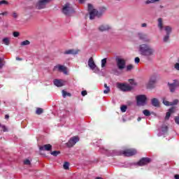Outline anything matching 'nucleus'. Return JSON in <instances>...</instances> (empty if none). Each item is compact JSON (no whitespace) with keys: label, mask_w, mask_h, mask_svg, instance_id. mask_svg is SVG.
Returning <instances> with one entry per match:
<instances>
[{"label":"nucleus","mask_w":179,"mask_h":179,"mask_svg":"<svg viewBox=\"0 0 179 179\" xmlns=\"http://www.w3.org/2000/svg\"><path fill=\"white\" fill-rule=\"evenodd\" d=\"M178 62H179V57L178 58Z\"/></svg>","instance_id":"obj_60"},{"label":"nucleus","mask_w":179,"mask_h":179,"mask_svg":"<svg viewBox=\"0 0 179 179\" xmlns=\"http://www.w3.org/2000/svg\"><path fill=\"white\" fill-rule=\"evenodd\" d=\"M105 90H103L104 94H108L110 93V87L107 86V84H104Z\"/></svg>","instance_id":"obj_27"},{"label":"nucleus","mask_w":179,"mask_h":179,"mask_svg":"<svg viewBox=\"0 0 179 179\" xmlns=\"http://www.w3.org/2000/svg\"><path fill=\"white\" fill-rule=\"evenodd\" d=\"M132 68H134V66H132L131 64H129L127 66V71H131Z\"/></svg>","instance_id":"obj_46"},{"label":"nucleus","mask_w":179,"mask_h":179,"mask_svg":"<svg viewBox=\"0 0 179 179\" xmlns=\"http://www.w3.org/2000/svg\"><path fill=\"white\" fill-rule=\"evenodd\" d=\"M138 38L139 40H142V41H144L145 43H149L150 41V39L148 38V35L143 33H138Z\"/></svg>","instance_id":"obj_17"},{"label":"nucleus","mask_w":179,"mask_h":179,"mask_svg":"<svg viewBox=\"0 0 179 179\" xmlns=\"http://www.w3.org/2000/svg\"><path fill=\"white\" fill-rule=\"evenodd\" d=\"M175 122L176 124H177L178 125H179V115L178 116H176L175 118Z\"/></svg>","instance_id":"obj_44"},{"label":"nucleus","mask_w":179,"mask_h":179,"mask_svg":"<svg viewBox=\"0 0 179 179\" xmlns=\"http://www.w3.org/2000/svg\"><path fill=\"white\" fill-rule=\"evenodd\" d=\"M138 52L143 57H145V58L150 59V57H153L155 55V49L148 44L143 43L138 46Z\"/></svg>","instance_id":"obj_1"},{"label":"nucleus","mask_w":179,"mask_h":179,"mask_svg":"<svg viewBox=\"0 0 179 179\" xmlns=\"http://www.w3.org/2000/svg\"><path fill=\"white\" fill-rule=\"evenodd\" d=\"M116 62H117V66L118 69H120V71H122V69H125V65H126L125 59L118 57L116 59Z\"/></svg>","instance_id":"obj_11"},{"label":"nucleus","mask_w":179,"mask_h":179,"mask_svg":"<svg viewBox=\"0 0 179 179\" xmlns=\"http://www.w3.org/2000/svg\"><path fill=\"white\" fill-rule=\"evenodd\" d=\"M60 153H61V152H59V151H53V152H50L52 156H55V157H57Z\"/></svg>","instance_id":"obj_37"},{"label":"nucleus","mask_w":179,"mask_h":179,"mask_svg":"<svg viewBox=\"0 0 179 179\" xmlns=\"http://www.w3.org/2000/svg\"><path fill=\"white\" fill-rule=\"evenodd\" d=\"M1 15H2V13H0V16H1Z\"/></svg>","instance_id":"obj_61"},{"label":"nucleus","mask_w":179,"mask_h":179,"mask_svg":"<svg viewBox=\"0 0 179 179\" xmlns=\"http://www.w3.org/2000/svg\"><path fill=\"white\" fill-rule=\"evenodd\" d=\"M162 103L164 106H171V102L169 101V100L167 99V97L166 96L162 97Z\"/></svg>","instance_id":"obj_25"},{"label":"nucleus","mask_w":179,"mask_h":179,"mask_svg":"<svg viewBox=\"0 0 179 179\" xmlns=\"http://www.w3.org/2000/svg\"><path fill=\"white\" fill-rule=\"evenodd\" d=\"M143 113L144 114V115H145V117H150V111H149V110H144L143 111Z\"/></svg>","instance_id":"obj_34"},{"label":"nucleus","mask_w":179,"mask_h":179,"mask_svg":"<svg viewBox=\"0 0 179 179\" xmlns=\"http://www.w3.org/2000/svg\"><path fill=\"white\" fill-rule=\"evenodd\" d=\"M7 15H8V11L1 13V15H2V16H7Z\"/></svg>","instance_id":"obj_53"},{"label":"nucleus","mask_w":179,"mask_h":179,"mask_svg":"<svg viewBox=\"0 0 179 179\" xmlns=\"http://www.w3.org/2000/svg\"><path fill=\"white\" fill-rule=\"evenodd\" d=\"M3 65H5V62L3 59L0 58V68H3Z\"/></svg>","instance_id":"obj_40"},{"label":"nucleus","mask_w":179,"mask_h":179,"mask_svg":"<svg viewBox=\"0 0 179 179\" xmlns=\"http://www.w3.org/2000/svg\"><path fill=\"white\" fill-rule=\"evenodd\" d=\"M24 164H26L27 166H29V164H30V160L29 159H25L24 161Z\"/></svg>","instance_id":"obj_47"},{"label":"nucleus","mask_w":179,"mask_h":179,"mask_svg":"<svg viewBox=\"0 0 179 179\" xmlns=\"http://www.w3.org/2000/svg\"><path fill=\"white\" fill-rule=\"evenodd\" d=\"M57 69H58V71H61L62 72H64V73L66 74V67H65L64 66L58 64L54 67L53 71H57Z\"/></svg>","instance_id":"obj_21"},{"label":"nucleus","mask_w":179,"mask_h":179,"mask_svg":"<svg viewBox=\"0 0 179 179\" xmlns=\"http://www.w3.org/2000/svg\"><path fill=\"white\" fill-rule=\"evenodd\" d=\"M117 87H118V89H120V90H122L123 92H129V90H132V89H134V87L131 86L129 84H124L120 83L117 84Z\"/></svg>","instance_id":"obj_7"},{"label":"nucleus","mask_w":179,"mask_h":179,"mask_svg":"<svg viewBox=\"0 0 179 179\" xmlns=\"http://www.w3.org/2000/svg\"><path fill=\"white\" fill-rule=\"evenodd\" d=\"M13 17H14V19H17V13H16V12L13 13Z\"/></svg>","instance_id":"obj_50"},{"label":"nucleus","mask_w":179,"mask_h":179,"mask_svg":"<svg viewBox=\"0 0 179 179\" xmlns=\"http://www.w3.org/2000/svg\"><path fill=\"white\" fill-rule=\"evenodd\" d=\"M16 60H17V61H22V58H20V57H16Z\"/></svg>","instance_id":"obj_56"},{"label":"nucleus","mask_w":179,"mask_h":179,"mask_svg":"<svg viewBox=\"0 0 179 179\" xmlns=\"http://www.w3.org/2000/svg\"><path fill=\"white\" fill-rule=\"evenodd\" d=\"M63 167H64V170H68V169H69V163L65 162L63 165Z\"/></svg>","instance_id":"obj_39"},{"label":"nucleus","mask_w":179,"mask_h":179,"mask_svg":"<svg viewBox=\"0 0 179 179\" xmlns=\"http://www.w3.org/2000/svg\"><path fill=\"white\" fill-rule=\"evenodd\" d=\"M174 68L176 71H179V62H178L177 63L175 64Z\"/></svg>","instance_id":"obj_45"},{"label":"nucleus","mask_w":179,"mask_h":179,"mask_svg":"<svg viewBox=\"0 0 179 179\" xmlns=\"http://www.w3.org/2000/svg\"><path fill=\"white\" fill-rule=\"evenodd\" d=\"M53 83L54 85L57 86V87H62V86H65V83H66V82L63 80L55 79L53 81Z\"/></svg>","instance_id":"obj_19"},{"label":"nucleus","mask_w":179,"mask_h":179,"mask_svg":"<svg viewBox=\"0 0 179 179\" xmlns=\"http://www.w3.org/2000/svg\"><path fill=\"white\" fill-rule=\"evenodd\" d=\"M62 12L66 16H72L75 13V10L71 3H66L63 6Z\"/></svg>","instance_id":"obj_3"},{"label":"nucleus","mask_w":179,"mask_h":179,"mask_svg":"<svg viewBox=\"0 0 179 179\" xmlns=\"http://www.w3.org/2000/svg\"><path fill=\"white\" fill-rule=\"evenodd\" d=\"M150 163V158H142L138 162V166H145L148 164Z\"/></svg>","instance_id":"obj_20"},{"label":"nucleus","mask_w":179,"mask_h":179,"mask_svg":"<svg viewBox=\"0 0 179 179\" xmlns=\"http://www.w3.org/2000/svg\"><path fill=\"white\" fill-rule=\"evenodd\" d=\"M62 96H63L64 98H66V96H71V93H68L65 90H62Z\"/></svg>","instance_id":"obj_32"},{"label":"nucleus","mask_w":179,"mask_h":179,"mask_svg":"<svg viewBox=\"0 0 179 179\" xmlns=\"http://www.w3.org/2000/svg\"><path fill=\"white\" fill-rule=\"evenodd\" d=\"M141 120H142V118H141V117H138V119H137V121H141Z\"/></svg>","instance_id":"obj_59"},{"label":"nucleus","mask_w":179,"mask_h":179,"mask_svg":"<svg viewBox=\"0 0 179 179\" xmlns=\"http://www.w3.org/2000/svg\"><path fill=\"white\" fill-rule=\"evenodd\" d=\"M151 104L154 107H159V99H157V98H153L152 99H151Z\"/></svg>","instance_id":"obj_24"},{"label":"nucleus","mask_w":179,"mask_h":179,"mask_svg":"<svg viewBox=\"0 0 179 179\" xmlns=\"http://www.w3.org/2000/svg\"><path fill=\"white\" fill-rule=\"evenodd\" d=\"M106 10H107V8H106V7H102L99 12V15L101 14V15H103L104 13V12H106Z\"/></svg>","instance_id":"obj_33"},{"label":"nucleus","mask_w":179,"mask_h":179,"mask_svg":"<svg viewBox=\"0 0 179 179\" xmlns=\"http://www.w3.org/2000/svg\"><path fill=\"white\" fill-rule=\"evenodd\" d=\"M171 114H174V113L177 112V108L175 106H173L170 108L168 110Z\"/></svg>","instance_id":"obj_28"},{"label":"nucleus","mask_w":179,"mask_h":179,"mask_svg":"<svg viewBox=\"0 0 179 179\" xmlns=\"http://www.w3.org/2000/svg\"><path fill=\"white\" fill-rule=\"evenodd\" d=\"M0 5H9V2L6 0L0 1Z\"/></svg>","instance_id":"obj_38"},{"label":"nucleus","mask_w":179,"mask_h":179,"mask_svg":"<svg viewBox=\"0 0 179 179\" xmlns=\"http://www.w3.org/2000/svg\"><path fill=\"white\" fill-rule=\"evenodd\" d=\"M123 155L124 156H127V157H129V156H134V155H136V150L135 149H129L126 150L123 152Z\"/></svg>","instance_id":"obj_18"},{"label":"nucleus","mask_w":179,"mask_h":179,"mask_svg":"<svg viewBox=\"0 0 179 179\" xmlns=\"http://www.w3.org/2000/svg\"><path fill=\"white\" fill-rule=\"evenodd\" d=\"M168 127L166 124H163L162 127L159 129L158 136H164L167 134Z\"/></svg>","instance_id":"obj_16"},{"label":"nucleus","mask_w":179,"mask_h":179,"mask_svg":"<svg viewBox=\"0 0 179 179\" xmlns=\"http://www.w3.org/2000/svg\"><path fill=\"white\" fill-rule=\"evenodd\" d=\"M13 34L14 37H19V32H17V31L13 32Z\"/></svg>","instance_id":"obj_51"},{"label":"nucleus","mask_w":179,"mask_h":179,"mask_svg":"<svg viewBox=\"0 0 179 179\" xmlns=\"http://www.w3.org/2000/svg\"><path fill=\"white\" fill-rule=\"evenodd\" d=\"M178 99H174L172 102H171V106H177L178 104Z\"/></svg>","instance_id":"obj_36"},{"label":"nucleus","mask_w":179,"mask_h":179,"mask_svg":"<svg viewBox=\"0 0 179 179\" xmlns=\"http://www.w3.org/2000/svg\"><path fill=\"white\" fill-rule=\"evenodd\" d=\"M52 0H39L36 4V9H45L47 3H50Z\"/></svg>","instance_id":"obj_6"},{"label":"nucleus","mask_w":179,"mask_h":179,"mask_svg":"<svg viewBox=\"0 0 179 179\" xmlns=\"http://www.w3.org/2000/svg\"><path fill=\"white\" fill-rule=\"evenodd\" d=\"M157 80V74H154L150 78V80L147 84L148 89H152Z\"/></svg>","instance_id":"obj_10"},{"label":"nucleus","mask_w":179,"mask_h":179,"mask_svg":"<svg viewBox=\"0 0 179 179\" xmlns=\"http://www.w3.org/2000/svg\"><path fill=\"white\" fill-rule=\"evenodd\" d=\"M79 1V3H85V2L86 1V0H78Z\"/></svg>","instance_id":"obj_54"},{"label":"nucleus","mask_w":179,"mask_h":179,"mask_svg":"<svg viewBox=\"0 0 179 179\" xmlns=\"http://www.w3.org/2000/svg\"><path fill=\"white\" fill-rule=\"evenodd\" d=\"M120 110L122 111V113H125V111H127V106L123 105L121 106Z\"/></svg>","instance_id":"obj_41"},{"label":"nucleus","mask_w":179,"mask_h":179,"mask_svg":"<svg viewBox=\"0 0 179 179\" xmlns=\"http://www.w3.org/2000/svg\"><path fill=\"white\" fill-rule=\"evenodd\" d=\"M88 10L90 13V20H93L96 16L100 17L101 16V14H99V12L97 10L93 8V6L90 3L88 4Z\"/></svg>","instance_id":"obj_4"},{"label":"nucleus","mask_w":179,"mask_h":179,"mask_svg":"<svg viewBox=\"0 0 179 179\" xmlns=\"http://www.w3.org/2000/svg\"><path fill=\"white\" fill-rule=\"evenodd\" d=\"M146 26H147L146 23H143L141 24V27H146Z\"/></svg>","instance_id":"obj_55"},{"label":"nucleus","mask_w":179,"mask_h":179,"mask_svg":"<svg viewBox=\"0 0 179 179\" xmlns=\"http://www.w3.org/2000/svg\"><path fill=\"white\" fill-rule=\"evenodd\" d=\"M29 45H30V41L29 40L24 41L20 43V45L22 46Z\"/></svg>","instance_id":"obj_30"},{"label":"nucleus","mask_w":179,"mask_h":179,"mask_svg":"<svg viewBox=\"0 0 179 179\" xmlns=\"http://www.w3.org/2000/svg\"><path fill=\"white\" fill-rule=\"evenodd\" d=\"M156 2H160V0H147L145 3V5H150V3H156Z\"/></svg>","instance_id":"obj_26"},{"label":"nucleus","mask_w":179,"mask_h":179,"mask_svg":"<svg viewBox=\"0 0 179 179\" xmlns=\"http://www.w3.org/2000/svg\"><path fill=\"white\" fill-rule=\"evenodd\" d=\"M129 82L130 85H131V86H135L136 85V83H135V81L133 79L129 80Z\"/></svg>","instance_id":"obj_42"},{"label":"nucleus","mask_w":179,"mask_h":179,"mask_svg":"<svg viewBox=\"0 0 179 179\" xmlns=\"http://www.w3.org/2000/svg\"><path fill=\"white\" fill-rule=\"evenodd\" d=\"M78 142H79V137L73 136L71 138H70V140L67 143V146L69 148H72V146H73L74 145H76Z\"/></svg>","instance_id":"obj_12"},{"label":"nucleus","mask_w":179,"mask_h":179,"mask_svg":"<svg viewBox=\"0 0 179 179\" xmlns=\"http://www.w3.org/2000/svg\"><path fill=\"white\" fill-rule=\"evenodd\" d=\"M1 128L3 132H6L8 131V128H6V126H2Z\"/></svg>","instance_id":"obj_52"},{"label":"nucleus","mask_w":179,"mask_h":179,"mask_svg":"<svg viewBox=\"0 0 179 179\" xmlns=\"http://www.w3.org/2000/svg\"><path fill=\"white\" fill-rule=\"evenodd\" d=\"M36 113L38 115H40L41 114H43V109L41 108H38Z\"/></svg>","instance_id":"obj_35"},{"label":"nucleus","mask_w":179,"mask_h":179,"mask_svg":"<svg viewBox=\"0 0 179 179\" xmlns=\"http://www.w3.org/2000/svg\"><path fill=\"white\" fill-rule=\"evenodd\" d=\"M88 66L90 67L92 71H93L95 73H97L99 72V68L97 66H96V64L94 63V60H93V57H91L88 60Z\"/></svg>","instance_id":"obj_9"},{"label":"nucleus","mask_w":179,"mask_h":179,"mask_svg":"<svg viewBox=\"0 0 179 179\" xmlns=\"http://www.w3.org/2000/svg\"><path fill=\"white\" fill-rule=\"evenodd\" d=\"M158 29L160 31H165L166 34L163 37L164 43H169L170 41V34L173 31V28L170 26H164L163 24V19L159 18L158 20Z\"/></svg>","instance_id":"obj_2"},{"label":"nucleus","mask_w":179,"mask_h":179,"mask_svg":"<svg viewBox=\"0 0 179 179\" xmlns=\"http://www.w3.org/2000/svg\"><path fill=\"white\" fill-rule=\"evenodd\" d=\"M78 142H79V137L73 136L71 138H70V140L67 143V146L69 148H72V146H73L74 145H76Z\"/></svg>","instance_id":"obj_14"},{"label":"nucleus","mask_w":179,"mask_h":179,"mask_svg":"<svg viewBox=\"0 0 179 179\" xmlns=\"http://www.w3.org/2000/svg\"><path fill=\"white\" fill-rule=\"evenodd\" d=\"M3 44H5L6 45H9L10 41L9 39V38H4L2 40Z\"/></svg>","instance_id":"obj_29"},{"label":"nucleus","mask_w":179,"mask_h":179,"mask_svg":"<svg viewBox=\"0 0 179 179\" xmlns=\"http://www.w3.org/2000/svg\"><path fill=\"white\" fill-rule=\"evenodd\" d=\"M110 27L108 24H102L99 27V30L100 31H106L107 30H110Z\"/></svg>","instance_id":"obj_23"},{"label":"nucleus","mask_w":179,"mask_h":179,"mask_svg":"<svg viewBox=\"0 0 179 179\" xmlns=\"http://www.w3.org/2000/svg\"><path fill=\"white\" fill-rule=\"evenodd\" d=\"M175 179H179V175H175Z\"/></svg>","instance_id":"obj_57"},{"label":"nucleus","mask_w":179,"mask_h":179,"mask_svg":"<svg viewBox=\"0 0 179 179\" xmlns=\"http://www.w3.org/2000/svg\"><path fill=\"white\" fill-rule=\"evenodd\" d=\"M52 149V145L50 144H45L39 147V150H46L47 152H50Z\"/></svg>","instance_id":"obj_22"},{"label":"nucleus","mask_w":179,"mask_h":179,"mask_svg":"<svg viewBox=\"0 0 179 179\" xmlns=\"http://www.w3.org/2000/svg\"><path fill=\"white\" fill-rule=\"evenodd\" d=\"M107 64V58H104L101 60V68H105Z\"/></svg>","instance_id":"obj_31"},{"label":"nucleus","mask_w":179,"mask_h":179,"mask_svg":"<svg viewBox=\"0 0 179 179\" xmlns=\"http://www.w3.org/2000/svg\"><path fill=\"white\" fill-rule=\"evenodd\" d=\"M168 87L171 93H175L176 90L179 87V80H173V83H169Z\"/></svg>","instance_id":"obj_5"},{"label":"nucleus","mask_w":179,"mask_h":179,"mask_svg":"<svg viewBox=\"0 0 179 179\" xmlns=\"http://www.w3.org/2000/svg\"><path fill=\"white\" fill-rule=\"evenodd\" d=\"M5 118H6V120H8V118H9V115H6Z\"/></svg>","instance_id":"obj_58"},{"label":"nucleus","mask_w":179,"mask_h":179,"mask_svg":"<svg viewBox=\"0 0 179 179\" xmlns=\"http://www.w3.org/2000/svg\"><path fill=\"white\" fill-rule=\"evenodd\" d=\"M78 142H79V137L73 136L71 138H70V140L67 143V146L69 148H72V146H73L74 145H76Z\"/></svg>","instance_id":"obj_13"},{"label":"nucleus","mask_w":179,"mask_h":179,"mask_svg":"<svg viewBox=\"0 0 179 179\" xmlns=\"http://www.w3.org/2000/svg\"><path fill=\"white\" fill-rule=\"evenodd\" d=\"M64 55H76L79 54V50L78 49H69L63 52Z\"/></svg>","instance_id":"obj_15"},{"label":"nucleus","mask_w":179,"mask_h":179,"mask_svg":"<svg viewBox=\"0 0 179 179\" xmlns=\"http://www.w3.org/2000/svg\"><path fill=\"white\" fill-rule=\"evenodd\" d=\"M136 100L138 106H145L146 105V100H148V98L145 95H138L136 97Z\"/></svg>","instance_id":"obj_8"},{"label":"nucleus","mask_w":179,"mask_h":179,"mask_svg":"<svg viewBox=\"0 0 179 179\" xmlns=\"http://www.w3.org/2000/svg\"><path fill=\"white\" fill-rule=\"evenodd\" d=\"M171 115V113L170 112H167L165 116V120H169L170 116Z\"/></svg>","instance_id":"obj_43"},{"label":"nucleus","mask_w":179,"mask_h":179,"mask_svg":"<svg viewBox=\"0 0 179 179\" xmlns=\"http://www.w3.org/2000/svg\"><path fill=\"white\" fill-rule=\"evenodd\" d=\"M134 61L136 64H139L141 59H139V57H137L135 58Z\"/></svg>","instance_id":"obj_48"},{"label":"nucleus","mask_w":179,"mask_h":179,"mask_svg":"<svg viewBox=\"0 0 179 179\" xmlns=\"http://www.w3.org/2000/svg\"><path fill=\"white\" fill-rule=\"evenodd\" d=\"M81 94H82V96H86V95L87 94V91H86V90L82 91V92H81Z\"/></svg>","instance_id":"obj_49"}]
</instances>
